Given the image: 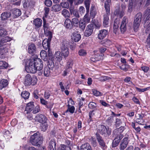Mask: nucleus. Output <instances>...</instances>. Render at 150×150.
<instances>
[{
  "label": "nucleus",
  "mask_w": 150,
  "mask_h": 150,
  "mask_svg": "<svg viewBox=\"0 0 150 150\" xmlns=\"http://www.w3.org/2000/svg\"><path fill=\"white\" fill-rule=\"evenodd\" d=\"M43 67L42 61L40 58H35L30 60L28 67L25 68V70L28 73H35L37 71L42 70Z\"/></svg>",
  "instance_id": "1"
},
{
  "label": "nucleus",
  "mask_w": 150,
  "mask_h": 150,
  "mask_svg": "<svg viewBox=\"0 0 150 150\" xmlns=\"http://www.w3.org/2000/svg\"><path fill=\"white\" fill-rule=\"evenodd\" d=\"M54 64L52 60H49L47 62V66L45 67L44 71V76L48 77L50 75H55L56 71H53L54 69Z\"/></svg>",
  "instance_id": "2"
},
{
  "label": "nucleus",
  "mask_w": 150,
  "mask_h": 150,
  "mask_svg": "<svg viewBox=\"0 0 150 150\" xmlns=\"http://www.w3.org/2000/svg\"><path fill=\"white\" fill-rule=\"evenodd\" d=\"M142 16V13L140 12L137 13L135 16L133 25V29L135 32L137 31L139 28Z\"/></svg>",
  "instance_id": "3"
},
{
  "label": "nucleus",
  "mask_w": 150,
  "mask_h": 150,
  "mask_svg": "<svg viewBox=\"0 0 150 150\" xmlns=\"http://www.w3.org/2000/svg\"><path fill=\"white\" fill-rule=\"evenodd\" d=\"M37 78L36 76H33L32 77L29 74L26 75L25 77L24 83L26 86H28L32 84L34 85L37 83Z\"/></svg>",
  "instance_id": "4"
},
{
  "label": "nucleus",
  "mask_w": 150,
  "mask_h": 150,
  "mask_svg": "<svg viewBox=\"0 0 150 150\" xmlns=\"http://www.w3.org/2000/svg\"><path fill=\"white\" fill-rule=\"evenodd\" d=\"M97 131L102 135L105 137H107L108 135L109 136L111 133V129L109 128L108 127H106L103 125H99Z\"/></svg>",
  "instance_id": "5"
},
{
  "label": "nucleus",
  "mask_w": 150,
  "mask_h": 150,
  "mask_svg": "<svg viewBox=\"0 0 150 150\" xmlns=\"http://www.w3.org/2000/svg\"><path fill=\"white\" fill-rule=\"evenodd\" d=\"M42 137L40 136L39 132L35 133L31 136L30 138V141L33 145L38 146V144L40 143Z\"/></svg>",
  "instance_id": "6"
},
{
  "label": "nucleus",
  "mask_w": 150,
  "mask_h": 150,
  "mask_svg": "<svg viewBox=\"0 0 150 150\" xmlns=\"http://www.w3.org/2000/svg\"><path fill=\"white\" fill-rule=\"evenodd\" d=\"M35 120L36 122L44 124L46 123L47 118L43 114H38L35 117Z\"/></svg>",
  "instance_id": "7"
},
{
  "label": "nucleus",
  "mask_w": 150,
  "mask_h": 150,
  "mask_svg": "<svg viewBox=\"0 0 150 150\" xmlns=\"http://www.w3.org/2000/svg\"><path fill=\"white\" fill-rule=\"evenodd\" d=\"M128 22L127 17L124 16L123 18L120 27V28L121 33H123L126 30Z\"/></svg>",
  "instance_id": "8"
},
{
  "label": "nucleus",
  "mask_w": 150,
  "mask_h": 150,
  "mask_svg": "<svg viewBox=\"0 0 150 150\" xmlns=\"http://www.w3.org/2000/svg\"><path fill=\"white\" fill-rule=\"evenodd\" d=\"M96 139L97 141L103 150H107V146L105 144L102 137L98 133L96 134Z\"/></svg>",
  "instance_id": "9"
},
{
  "label": "nucleus",
  "mask_w": 150,
  "mask_h": 150,
  "mask_svg": "<svg viewBox=\"0 0 150 150\" xmlns=\"http://www.w3.org/2000/svg\"><path fill=\"white\" fill-rule=\"evenodd\" d=\"M94 28V25L93 24L88 25L86 28L84 33V35L86 37L90 36L93 33Z\"/></svg>",
  "instance_id": "10"
},
{
  "label": "nucleus",
  "mask_w": 150,
  "mask_h": 150,
  "mask_svg": "<svg viewBox=\"0 0 150 150\" xmlns=\"http://www.w3.org/2000/svg\"><path fill=\"white\" fill-rule=\"evenodd\" d=\"M28 50L30 54L33 55L36 53L37 49L35 45L33 43L29 44L28 46Z\"/></svg>",
  "instance_id": "11"
},
{
  "label": "nucleus",
  "mask_w": 150,
  "mask_h": 150,
  "mask_svg": "<svg viewBox=\"0 0 150 150\" xmlns=\"http://www.w3.org/2000/svg\"><path fill=\"white\" fill-rule=\"evenodd\" d=\"M129 143L128 138L124 137L121 141L119 149L120 150H124L127 147Z\"/></svg>",
  "instance_id": "12"
},
{
  "label": "nucleus",
  "mask_w": 150,
  "mask_h": 150,
  "mask_svg": "<svg viewBox=\"0 0 150 150\" xmlns=\"http://www.w3.org/2000/svg\"><path fill=\"white\" fill-rule=\"evenodd\" d=\"M34 107L33 102H31L28 103L25 108L24 113L28 114L34 109Z\"/></svg>",
  "instance_id": "13"
},
{
  "label": "nucleus",
  "mask_w": 150,
  "mask_h": 150,
  "mask_svg": "<svg viewBox=\"0 0 150 150\" xmlns=\"http://www.w3.org/2000/svg\"><path fill=\"white\" fill-rule=\"evenodd\" d=\"M98 34V39L101 40L106 37L108 34V31L105 29L101 30L99 31Z\"/></svg>",
  "instance_id": "14"
},
{
  "label": "nucleus",
  "mask_w": 150,
  "mask_h": 150,
  "mask_svg": "<svg viewBox=\"0 0 150 150\" xmlns=\"http://www.w3.org/2000/svg\"><path fill=\"white\" fill-rule=\"evenodd\" d=\"M50 41L51 39L49 38L48 39H45L43 40L42 45L45 50L48 49V51L49 50Z\"/></svg>",
  "instance_id": "15"
},
{
  "label": "nucleus",
  "mask_w": 150,
  "mask_h": 150,
  "mask_svg": "<svg viewBox=\"0 0 150 150\" xmlns=\"http://www.w3.org/2000/svg\"><path fill=\"white\" fill-rule=\"evenodd\" d=\"M69 45V42L67 40L63 39L61 40L60 44L61 49H68Z\"/></svg>",
  "instance_id": "16"
},
{
  "label": "nucleus",
  "mask_w": 150,
  "mask_h": 150,
  "mask_svg": "<svg viewBox=\"0 0 150 150\" xmlns=\"http://www.w3.org/2000/svg\"><path fill=\"white\" fill-rule=\"evenodd\" d=\"M71 38L75 42H78L80 40L81 36L78 32L75 31L74 32L71 36Z\"/></svg>",
  "instance_id": "17"
},
{
  "label": "nucleus",
  "mask_w": 150,
  "mask_h": 150,
  "mask_svg": "<svg viewBox=\"0 0 150 150\" xmlns=\"http://www.w3.org/2000/svg\"><path fill=\"white\" fill-rule=\"evenodd\" d=\"M64 25L66 28L69 29H72L73 26L71 21L69 18L66 19L64 23Z\"/></svg>",
  "instance_id": "18"
},
{
  "label": "nucleus",
  "mask_w": 150,
  "mask_h": 150,
  "mask_svg": "<svg viewBox=\"0 0 150 150\" xmlns=\"http://www.w3.org/2000/svg\"><path fill=\"white\" fill-rule=\"evenodd\" d=\"M110 11L108 13L106 12V13L104 14L103 16V24L104 26L105 27L107 26L109 24L108 14H110Z\"/></svg>",
  "instance_id": "19"
},
{
  "label": "nucleus",
  "mask_w": 150,
  "mask_h": 150,
  "mask_svg": "<svg viewBox=\"0 0 150 150\" xmlns=\"http://www.w3.org/2000/svg\"><path fill=\"white\" fill-rule=\"evenodd\" d=\"M122 139V135H120L119 138H118V137H115L114 139L113 140L112 143V147H115L118 146L120 141L121 139Z\"/></svg>",
  "instance_id": "20"
},
{
  "label": "nucleus",
  "mask_w": 150,
  "mask_h": 150,
  "mask_svg": "<svg viewBox=\"0 0 150 150\" xmlns=\"http://www.w3.org/2000/svg\"><path fill=\"white\" fill-rule=\"evenodd\" d=\"M56 143L54 139H52L50 142L49 148L50 150H56Z\"/></svg>",
  "instance_id": "21"
},
{
  "label": "nucleus",
  "mask_w": 150,
  "mask_h": 150,
  "mask_svg": "<svg viewBox=\"0 0 150 150\" xmlns=\"http://www.w3.org/2000/svg\"><path fill=\"white\" fill-rule=\"evenodd\" d=\"M54 58L56 60L60 62L62 58V54L61 53L60 51H57L55 52L54 54Z\"/></svg>",
  "instance_id": "22"
},
{
  "label": "nucleus",
  "mask_w": 150,
  "mask_h": 150,
  "mask_svg": "<svg viewBox=\"0 0 150 150\" xmlns=\"http://www.w3.org/2000/svg\"><path fill=\"white\" fill-rule=\"evenodd\" d=\"M42 23V20L38 18L34 19L33 21L34 24L38 28H39L41 26Z\"/></svg>",
  "instance_id": "23"
},
{
  "label": "nucleus",
  "mask_w": 150,
  "mask_h": 150,
  "mask_svg": "<svg viewBox=\"0 0 150 150\" xmlns=\"http://www.w3.org/2000/svg\"><path fill=\"white\" fill-rule=\"evenodd\" d=\"M40 103L42 105L46 106V107L48 108L51 109L52 108L53 105L51 104L50 105H47V102L43 98H40Z\"/></svg>",
  "instance_id": "24"
},
{
  "label": "nucleus",
  "mask_w": 150,
  "mask_h": 150,
  "mask_svg": "<svg viewBox=\"0 0 150 150\" xmlns=\"http://www.w3.org/2000/svg\"><path fill=\"white\" fill-rule=\"evenodd\" d=\"M11 40V38L7 36L3 38L0 40V45H3L4 47L5 46V45H3V44L10 41Z\"/></svg>",
  "instance_id": "25"
},
{
  "label": "nucleus",
  "mask_w": 150,
  "mask_h": 150,
  "mask_svg": "<svg viewBox=\"0 0 150 150\" xmlns=\"http://www.w3.org/2000/svg\"><path fill=\"white\" fill-rule=\"evenodd\" d=\"M8 81L7 80L3 79L0 81V90H1L6 87L8 85Z\"/></svg>",
  "instance_id": "26"
},
{
  "label": "nucleus",
  "mask_w": 150,
  "mask_h": 150,
  "mask_svg": "<svg viewBox=\"0 0 150 150\" xmlns=\"http://www.w3.org/2000/svg\"><path fill=\"white\" fill-rule=\"evenodd\" d=\"M61 6L59 4L54 5L52 7V11L55 12H59L61 10Z\"/></svg>",
  "instance_id": "27"
},
{
  "label": "nucleus",
  "mask_w": 150,
  "mask_h": 150,
  "mask_svg": "<svg viewBox=\"0 0 150 150\" xmlns=\"http://www.w3.org/2000/svg\"><path fill=\"white\" fill-rule=\"evenodd\" d=\"M11 15V13H10L6 12L2 13L1 16V20H4L7 19Z\"/></svg>",
  "instance_id": "28"
},
{
  "label": "nucleus",
  "mask_w": 150,
  "mask_h": 150,
  "mask_svg": "<svg viewBox=\"0 0 150 150\" xmlns=\"http://www.w3.org/2000/svg\"><path fill=\"white\" fill-rule=\"evenodd\" d=\"M13 14L14 15V17H17L21 15V12L19 9H14L13 10Z\"/></svg>",
  "instance_id": "29"
},
{
  "label": "nucleus",
  "mask_w": 150,
  "mask_h": 150,
  "mask_svg": "<svg viewBox=\"0 0 150 150\" xmlns=\"http://www.w3.org/2000/svg\"><path fill=\"white\" fill-rule=\"evenodd\" d=\"M40 55L41 58L43 59L44 61H47V56L46 52L44 50H42L40 52Z\"/></svg>",
  "instance_id": "30"
},
{
  "label": "nucleus",
  "mask_w": 150,
  "mask_h": 150,
  "mask_svg": "<svg viewBox=\"0 0 150 150\" xmlns=\"http://www.w3.org/2000/svg\"><path fill=\"white\" fill-rule=\"evenodd\" d=\"M81 150H91V146L90 144L86 143L82 144L81 147Z\"/></svg>",
  "instance_id": "31"
},
{
  "label": "nucleus",
  "mask_w": 150,
  "mask_h": 150,
  "mask_svg": "<svg viewBox=\"0 0 150 150\" xmlns=\"http://www.w3.org/2000/svg\"><path fill=\"white\" fill-rule=\"evenodd\" d=\"M62 15L65 18H69L70 16V14L69 11L66 9H64L62 11Z\"/></svg>",
  "instance_id": "32"
},
{
  "label": "nucleus",
  "mask_w": 150,
  "mask_h": 150,
  "mask_svg": "<svg viewBox=\"0 0 150 150\" xmlns=\"http://www.w3.org/2000/svg\"><path fill=\"white\" fill-rule=\"evenodd\" d=\"M69 48L61 49L62 54L64 58H66L68 56L69 54Z\"/></svg>",
  "instance_id": "33"
},
{
  "label": "nucleus",
  "mask_w": 150,
  "mask_h": 150,
  "mask_svg": "<svg viewBox=\"0 0 150 150\" xmlns=\"http://www.w3.org/2000/svg\"><path fill=\"white\" fill-rule=\"evenodd\" d=\"M111 0H106L105 3L104 7L106 11L108 13L110 11L109 3L111 2Z\"/></svg>",
  "instance_id": "34"
},
{
  "label": "nucleus",
  "mask_w": 150,
  "mask_h": 150,
  "mask_svg": "<svg viewBox=\"0 0 150 150\" xmlns=\"http://www.w3.org/2000/svg\"><path fill=\"white\" fill-rule=\"evenodd\" d=\"M78 18H74L71 19V22L73 26H78L79 23Z\"/></svg>",
  "instance_id": "35"
},
{
  "label": "nucleus",
  "mask_w": 150,
  "mask_h": 150,
  "mask_svg": "<svg viewBox=\"0 0 150 150\" xmlns=\"http://www.w3.org/2000/svg\"><path fill=\"white\" fill-rule=\"evenodd\" d=\"M8 64L6 62L0 61V68L1 69H6L8 67Z\"/></svg>",
  "instance_id": "36"
},
{
  "label": "nucleus",
  "mask_w": 150,
  "mask_h": 150,
  "mask_svg": "<svg viewBox=\"0 0 150 150\" xmlns=\"http://www.w3.org/2000/svg\"><path fill=\"white\" fill-rule=\"evenodd\" d=\"M88 13L86 12L83 18V20L85 23H88L90 21V16Z\"/></svg>",
  "instance_id": "37"
},
{
  "label": "nucleus",
  "mask_w": 150,
  "mask_h": 150,
  "mask_svg": "<svg viewBox=\"0 0 150 150\" xmlns=\"http://www.w3.org/2000/svg\"><path fill=\"white\" fill-rule=\"evenodd\" d=\"M30 93L27 91H23L21 93V96L25 99H26L29 98Z\"/></svg>",
  "instance_id": "38"
},
{
  "label": "nucleus",
  "mask_w": 150,
  "mask_h": 150,
  "mask_svg": "<svg viewBox=\"0 0 150 150\" xmlns=\"http://www.w3.org/2000/svg\"><path fill=\"white\" fill-rule=\"evenodd\" d=\"M90 2V0H85L84 1L85 5L86 10V12H89Z\"/></svg>",
  "instance_id": "39"
},
{
  "label": "nucleus",
  "mask_w": 150,
  "mask_h": 150,
  "mask_svg": "<svg viewBox=\"0 0 150 150\" xmlns=\"http://www.w3.org/2000/svg\"><path fill=\"white\" fill-rule=\"evenodd\" d=\"M145 13L146 14L147 16L146 19V22L147 21L150 20V8H147L145 11Z\"/></svg>",
  "instance_id": "40"
},
{
  "label": "nucleus",
  "mask_w": 150,
  "mask_h": 150,
  "mask_svg": "<svg viewBox=\"0 0 150 150\" xmlns=\"http://www.w3.org/2000/svg\"><path fill=\"white\" fill-rule=\"evenodd\" d=\"M92 91L93 95L96 96H100L103 95L102 93L95 89H93Z\"/></svg>",
  "instance_id": "41"
},
{
  "label": "nucleus",
  "mask_w": 150,
  "mask_h": 150,
  "mask_svg": "<svg viewBox=\"0 0 150 150\" xmlns=\"http://www.w3.org/2000/svg\"><path fill=\"white\" fill-rule=\"evenodd\" d=\"M68 109L65 112H69L71 114H73L74 113L75 108L74 106H71L70 107H69L70 105H68Z\"/></svg>",
  "instance_id": "42"
},
{
  "label": "nucleus",
  "mask_w": 150,
  "mask_h": 150,
  "mask_svg": "<svg viewBox=\"0 0 150 150\" xmlns=\"http://www.w3.org/2000/svg\"><path fill=\"white\" fill-rule=\"evenodd\" d=\"M71 4H72L73 2H74L75 4L78 5L79 4H81L84 0H67Z\"/></svg>",
  "instance_id": "43"
},
{
  "label": "nucleus",
  "mask_w": 150,
  "mask_h": 150,
  "mask_svg": "<svg viewBox=\"0 0 150 150\" xmlns=\"http://www.w3.org/2000/svg\"><path fill=\"white\" fill-rule=\"evenodd\" d=\"M88 107L90 108L93 109L96 108L97 104L94 102H91L88 104Z\"/></svg>",
  "instance_id": "44"
},
{
  "label": "nucleus",
  "mask_w": 150,
  "mask_h": 150,
  "mask_svg": "<svg viewBox=\"0 0 150 150\" xmlns=\"http://www.w3.org/2000/svg\"><path fill=\"white\" fill-rule=\"evenodd\" d=\"M120 135H122V138L123 137V135L122 134H121L120 133V132L117 131L115 132V129H114L113 131L112 135L113 137H118V138H119V137Z\"/></svg>",
  "instance_id": "45"
},
{
  "label": "nucleus",
  "mask_w": 150,
  "mask_h": 150,
  "mask_svg": "<svg viewBox=\"0 0 150 150\" xmlns=\"http://www.w3.org/2000/svg\"><path fill=\"white\" fill-rule=\"evenodd\" d=\"M22 2L24 8H27L28 7V4L29 3V0H23Z\"/></svg>",
  "instance_id": "46"
},
{
  "label": "nucleus",
  "mask_w": 150,
  "mask_h": 150,
  "mask_svg": "<svg viewBox=\"0 0 150 150\" xmlns=\"http://www.w3.org/2000/svg\"><path fill=\"white\" fill-rule=\"evenodd\" d=\"M61 6L63 8H69V4L67 2H64L60 3Z\"/></svg>",
  "instance_id": "47"
},
{
  "label": "nucleus",
  "mask_w": 150,
  "mask_h": 150,
  "mask_svg": "<svg viewBox=\"0 0 150 150\" xmlns=\"http://www.w3.org/2000/svg\"><path fill=\"white\" fill-rule=\"evenodd\" d=\"M44 4L47 7H50L52 4V2L50 0H45Z\"/></svg>",
  "instance_id": "48"
},
{
  "label": "nucleus",
  "mask_w": 150,
  "mask_h": 150,
  "mask_svg": "<svg viewBox=\"0 0 150 150\" xmlns=\"http://www.w3.org/2000/svg\"><path fill=\"white\" fill-rule=\"evenodd\" d=\"M73 64V61L72 60H69L67 64V69L71 68Z\"/></svg>",
  "instance_id": "49"
},
{
  "label": "nucleus",
  "mask_w": 150,
  "mask_h": 150,
  "mask_svg": "<svg viewBox=\"0 0 150 150\" xmlns=\"http://www.w3.org/2000/svg\"><path fill=\"white\" fill-rule=\"evenodd\" d=\"M78 53L79 55L81 56H84L86 54V51L83 49H81L79 50Z\"/></svg>",
  "instance_id": "50"
},
{
  "label": "nucleus",
  "mask_w": 150,
  "mask_h": 150,
  "mask_svg": "<svg viewBox=\"0 0 150 150\" xmlns=\"http://www.w3.org/2000/svg\"><path fill=\"white\" fill-rule=\"evenodd\" d=\"M119 23V21L117 19H115L114 21L113 28H118V24Z\"/></svg>",
  "instance_id": "51"
},
{
  "label": "nucleus",
  "mask_w": 150,
  "mask_h": 150,
  "mask_svg": "<svg viewBox=\"0 0 150 150\" xmlns=\"http://www.w3.org/2000/svg\"><path fill=\"white\" fill-rule=\"evenodd\" d=\"M7 34V31L4 29H0V37H4Z\"/></svg>",
  "instance_id": "52"
},
{
  "label": "nucleus",
  "mask_w": 150,
  "mask_h": 150,
  "mask_svg": "<svg viewBox=\"0 0 150 150\" xmlns=\"http://www.w3.org/2000/svg\"><path fill=\"white\" fill-rule=\"evenodd\" d=\"M135 88L139 92H144L145 91L149 90L150 88V86L144 89L140 88L137 87H136Z\"/></svg>",
  "instance_id": "53"
},
{
  "label": "nucleus",
  "mask_w": 150,
  "mask_h": 150,
  "mask_svg": "<svg viewBox=\"0 0 150 150\" xmlns=\"http://www.w3.org/2000/svg\"><path fill=\"white\" fill-rule=\"evenodd\" d=\"M72 14H73V16L76 17L75 18H79L80 17L79 12L76 9H75L74 11L72 13Z\"/></svg>",
  "instance_id": "54"
},
{
  "label": "nucleus",
  "mask_w": 150,
  "mask_h": 150,
  "mask_svg": "<svg viewBox=\"0 0 150 150\" xmlns=\"http://www.w3.org/2000/svg\"><path fill=\"white\" fill-rule=\"evenodd\" d=\"M124 129V127L121 126L119 128L115 129V131L116 132L117 131L121 134Z\"/></svg>",
  "instance_id": "55"
},
{
  "label": "nucleus",
  "mask_w": 150,
  "mask_h": 150,
  "mask_svg": "<svg viewBox=\"0 0 150 150\" xmlns=\"http://www.w3.org/2000/svg\"><path fill=\"white\" fill-rule=\"evenodd\" d=\"M91 143L94 146H96V139L92 137L90 139Z\"/></svg>",
  "instance_id": "56"
},
{
  "label": "nucleus",
  "mask_w": 150,
  "mask_h": 150,
  "mask_svg": "<svg viewBox=\"0 0 150 150\" xmlns=\"http://www.w3.org/2000/svg\"><path fill=\"white\" fill-rule=\"evenodd\" d=\"M79 27L82 30H84L86 26V23L83 22H79Z\"/></svg>",
  "instance_id": "57"
},
{
  "label": "nucleus",
  "mask_w": 150,
  "mask_h": 150,
  "mask_svg": "<svg viewBox=\"0 0 150 150\" xmlns=\"http://www.w3.org/2000/svg\"><path fill=\"white\" fill-rule=\"evenodd\" d=\"M61 149L62 150H71L70 146H67L64 144L61 145Z\"/></svg>",
  "instance_id": "58"
},
{
  "label": "nucleus",
  "mask_w": 150,
  "mask_h": 150,
  "mask_svg": "<svg viewBox=\"0 0 150 150\" xmlns=\"http://www.w3.org/2000/svg\"><path fill=\"white\" fill-rule=\"evenodd\" d=\"M44 33L45 35L49 36V37L51 38L52 33L51 31H49L47 29V30L46 31H44Z\"/></svg>",
  "instance_id": "59"
},
{
  "label": "nucleus",
  "mask_w": 150,
  "mask_h": 150,
  "mask_svg": "<svg viewBox=\"0 0 150 150\" xmlns=\"http://www.w3.org/2000/svg\"><path fill=\"white\" fill-rule=\"evenodd\" d=\"M35 2L33 0H30L29 1V3L28 7H33L35 5Z\"/></svg>",
  "instance_id": "60"
},
{
  "label": "nucleus",
  "mask_w": 150,
  "mask_h": 150,
  "mask_svg": "<svg viewBox=\"0 0 150 150\" xmlns=\"http://www.w3.org/2000/svg\"><path fill=\"white\" fill-rule=\"evenodd\" d=\"M27 118L29 120H31L33 119L32 115L29 112L28 114H25Z\"/></svg>",
  "instance_id": "61"
},
{
  "label": "nucleus",
  "mask_w": 150,
  "mask_h": 150,
  "mask_svg": "<svg viewBox=\"0 0 150 150\" xmlns=\"http://www.w3.org/2000/svg\"><path fill=\"white\" fill-rule=\"evenodd\" d=\"M44 11H45V16L46 17L49 14L50 8L48 7H45L44 8Z\"/></svg>",
  "instance_id": "62"
},
{
  "label": "nucleus",
  "mask_w": 150,
  "mask_h": 150,
  "mask_svg": "<svg viewBox=\"0 0 150 150\" xmlns=\"http://www.w3.org/2000/svg\"><path fill=\"white\" fill-rule=\"evenodd\" d=\"M113 120V117L112 116H110L108 118L106 122L108 124V125H109L112 122Z\"/></svg>",
  "instance_id": "63"
},
{
  "label": "nucleus",
  "mask_w": 150,
  "mask_h": 150,
  "mask_svg": "<svg viewBox=\"0 0 150 150\" xmlns=\"http://www.w3.org/2000/svg\"><path fill=\"white\" fill-rule=\"evenodd\" d=\"M144 27L146 28V33H148L150 31V22L147 25H145Z\"/></svg>",
  "instance_id": "64"
}]
</instances>
